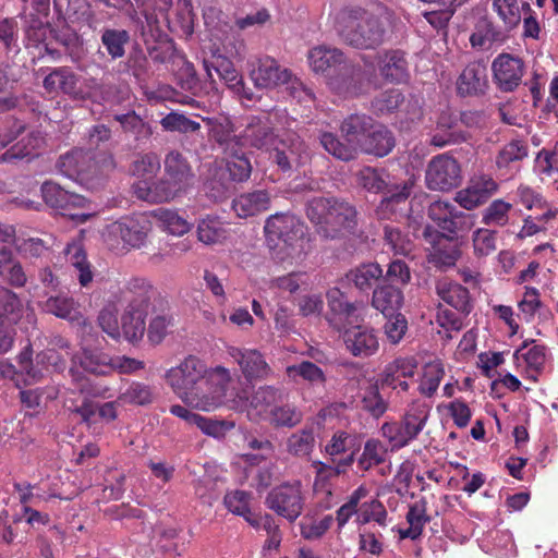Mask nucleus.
Listing matches in <instances>:
<instances>
[{
    "label": "nucleus",
    "mask_w": 558,
    "mask_h": 558,
    "mask_svg": "<svg viewBox=\"0 0 558 558\" xmlns=\"http://www.w3.org/2000/svg\"><path fill=\"white\" fill-rule=\"evenodd\" d=\"M329 325L342 333L348 351L357 357L374 355L379 349L378 337L373 328L357 325L361 314L356 304L347 300L343 292L332 288L327 292Z\"/></svg>",
    "instance_id": "1"
},
{
    "label": "nucleus",
    "mask_w": 558,
    "mask_h": 558,
    "mask_svg": "<svg viewBox=\"0 0 558 558\" xmlns=\"http://www.w3.org/2000/svg\"><path fill=\"white\" fill-rule=\"evenodd\" d=\"M266 241L281 260L301 262L310 250L307 227L292 214L277 213L267 218L264 227Z\"/></svg>",
    "instance_id": "2"
},
{
    "label": "nucleus",
    "mask_w": 558,
    "mask_h": 558,
    "mask_svg": "<svg viewBox=\"0 0 558 558\" xmlns=\"http://www.w3.org/2000/svg\"><path fill=\"white\" fill-rule=\"evenodd\" d=\"M337 31L347 44L360 49H375L384 43L386 36L384 22L361 8L341 12Z\"/></svg>",
    "instance_id": "3"
},
{
    "label": "nucleus",
    "mask_w": 558,
    "mask_h": 558,
    "mask_svg": "<svg viewBox=\"0 0 558 558\" xmlns=\"http://www.w3.org/2000/svg\"><path fill=\"white\" fill-rule=\"evenodd\" d=\"M308 219L317 227L318 233L326 238H337L351 232L356 226L355 208L337 198L315 197L306 207Z\"/></svg>",
    "instance_id": "4"
},
{
    "label": "nucleus",
    "mask_w": 558,
    "mask_h": 558,
    "mask_svg": "<svg viewBox=\"0 0 558 558\" xmlns=\"http://www.w3.org/2000/svg\"><path fill=\"white\" fill-rule=\"evenodd\" d=\"M374 123L368 116L351 114L341 123V133L347 143H341L333 133L322 132L320 144L333 157L349 161L355 158Z\"/></svg>",
    "instance_id": "5"
},
{
    "label": "nucleus",
    "mask_w": 558,
    "mask_h": 558,
    "mask_svg": "<svg viewBox=\"0 0 558 558\" xmlns=\"http://www.w3.org/2000/svg\"><path fill=\"white\" fill-rule=\"evenodd\" d=\"M150 223L143 214L124 217L105 227L101 238L107 247L124 254L131 250L141 248L147 239Z\"/></svg>",
    "instance_id": "6"
},
{
    "label": "nucleus",
    "mask_w": 558,
    "mask_h": 558,
    "mask_svg": "<svg viewBox=\"0 0 558 558\" xmlns=\"http://www.w3.org/2000/svg\"><path fill=\"white\" fill-rule=\"evenodd\" d=\"M280 120H284V122H282L280 136L277 137L272 147L274 160L282 171H289L305 165L311 158V153L294 132L296 121L288 117L286 112L280 114Z\"/></svg>",
    "instance_id": "7"
},
{
    "label": "nucleus",
    "mask_w": 558,
    "mask_h": 558,
    "mask_svg": "<svg viewBox=\"0 0 558 558\" xmlns=\"http://www.w3.org/2000/svg\"><path fill=\"white\" fill-rule=\"evenodd\" d=\"M230 381L231 374L228 368L213 367L184 403L201 411H214L226 403L227 387Z\"/></svg>",
    "instance_id": "8"
},
{
    "label": "nucleus",
    "mask_w": 558,
    "mask_h": 558,
    "mask_svg": "<svg viewBox=\"0 0 558 558\" xmlns=\"http://www.w3.org/2000/svg\"><path fill=\"white\" fill-rule=\"evenodd\" d=\"M276 111L265 116H251L245 119L244 130L240 133L241 147H254L257 149H270L280 136L282 122Z\"/></svg>",
    "instance_id": "9"
},
{
    "label": "nucleus",
    "mask_w": 558,
    "mask_h": 558,
    "mask_svg": "<svg viewBox=\"0 0 558 558\" xmlns=\"http://www.w3.org/2000/svg\"><path fill=\"white\" fill-rule=\"evenodd\" d=\"M209 372L210 368L203 361L190 355L178 366L170 368L166 374V379L174 393L184 402Z\"/></svg>",
    "instance_id": "10"
},
{
    "label": "nucleus",
    "mask_w": 558,
    "mask_h": 558,
    "mask_svg": "<svg viewBox=\"0 0 558 558\" xmlns=\"http://www.w3.org/2000/svg\"><path fill=\"white\" fill-rule=\"evenodd\" d=\"M282 392L274 386H260L248 400L240 395L230 399V407L240 412H246L252 422L266 421L271 409L281 400Z\"/></svg>",
    "instance_id": "11"
},
{
    "label": "nucleus",
    "mask_w": 558,
    "mask_h": 558,
    "mask_svg": "<svg viewBox=\"0 0 558 558\" xmlns=\"http://www.w3.org/2000/svg\"><path fill=\"white\" fill-rule=\"evenodd\" d=\"M96 85L94 78L81 77L65 66L53 69L44 80V87L49 93L62 92L74 99L90 97Z\"/></svg>",
    "instance_id": "12"
},
{
    "label": "nucleus",
    "mask_w": 558,
    "mask_h": 558,
    "mask_svg": "<svg viewBox=\"0 0 558 558\" xmlns=\"http://www.w3.org/2000/svg\"><path fill=\"white\" fill-rule=\"evenodd\" d=\"M269 509L289 521L296 520L303 510L301 483H286L275 487L267 496Z\"/></svg>",
    "instance_id": "13"
},
{
    "label": "nucleus",
    "mask_w": 558,
    "mask_h": 558,
    "mask_svg": "<svg viewBox=\"0 0 558 558\" xmlns=\"http://www.w3.org/2000/svg\"><path fill=\"white\" fill-rule=\"evenodd\" d=\"M248 75L257 88H276L289 84L292 74L268 56L248 60Z\"/></svg>",
    "instance_id": "14"
},
{
    "label": "nucleus",
    "mask_w": 558,
    "mask_h": 558,
    "mask_svg": "<svg viewBox=\"0 0 558 558\" xmlns=\"http://www.w3.org/2000/svg\"><path fill=\"white\" fill-rule=\"evenodd\" d=\"M426 184L435 191H450L461 182V170L458 161L446 155L434 157L426 170Z\"/></svg>",
    "instance_id": "15"
},
{
    "label": "nucleus",
    "mask_w": 558,
    "mask_h": 558,
    "mask_svg": "<svg viewBox=\"0 0 558 558\" xmlns=\"http://www.w3.org/2000/svg\"><path fill=\"white\" fill-rule=\"evenodd\" d=\"M226 352L238 364L241 374L248 383L265 380L272 373L264 354L257 349L228 345Z\"/></svg>",
    "instance_id": "16"
},
{
    "label": "nucleus",
    "mask_w": 558,
    "mask_h": 558,
    "mask_svg": "<svg viewBox=\"0 0 558 558\" xmlns=\"http://www.w3.org/2000/svg\"><path fill=\"white\" fill-rule=\"evenodd\" d=\"M499 190V184L488 174L472 178L457 192L454 201L464 209L472 210L485 204Z\"/></svg>",
    "instance_id": "17"
},
{
    "label": "nucleus",
    "mask_w": 558,
    "mask_h": 558,
    "mask_svg": "<svg viewBox=\"0 0 558 558\" xmlns=\"http://www.w3.org/2000/svg\"><path fill=\"white\" fill-rule=\"evenodd\" d=\"M41 194L45 203L52 208L62 210V215L70 216L72 219H77L81 222L86 221L90 214H72V208H82L86 204V198L76 194L70 193L62 189L59 184L53 182H45L41 185Z\"/></svg>",
    "instance_id": "18"
},
{
    "label": "nucleus",
    "mask_w": 558,
    "mask_h": 558,
    "mask_svg": "<svg viewBox=\"0 0 558 558\" xmlns=\"http://www.w3.org/2000/svg\"><path fill=\"white\" fill-rule=\"evenodd\" d=\"M135 196L148 203H167L186 191L165 175L158 181L140 180L133 184Z\"/></svg>",
    "instance_id": "19"
},
{
    "label": "nucleus",
    "mask_w": 558,
    "mask_h": 558,
    "mask_svg": "<svg viewBox=\"0 0 558 558\" xmlns=\"http://www.w3.org/2000/svg\"><path fill=\"white\" fill-rule=\"evenodd\" d=\"M203 65L211 83H214L213 71H215L233 93L251 99V95L245 93L243 78L231 60L214 53L210 58L204 59Z\"/></svg>",
    "instance_id": "20"
},
{
    "label": "nucleus",
    "mask_w": 558,
    "mask_h": 558,
    "mask_svg": "<svg viewBox=\"0 0 558 558\" xmlns=\"http://www.w3.org/2000/svg\"><path fill=\"white\" fill-rule=\"evenodd\" d=\"M494 80L504 92H511L519 86L523 75L521 59L507 53L499 54L493 61Z\"/></svg>",
    "instance_id": "21"
},
{
    "label": "nucleus",
    "mask_w": 558,
    "mask_h": 558,
    "mask_svg": "<svg viewBox=\"0 0 558 558\" xmlns=\"http://www.w3.org/2000/svg\"><path fill=\"white\" fill-rule=\"evenodd\" d=\"M412 183L403 182L399 185H393L388 189L386 196L381 199L376 208V216L378 219H392L398 220L407 215V201L411 194Z\"/></svg>",
    "instance_id": "22"
},
{
    "label": "nucleus",
    "mask_w": 558,
    "mask_h": 558,
    "mask_svg": "<svg viewBox=\"0 0 558 558\" xmlns=\"http://www.w3.org/2000/svg\"><path fill=\"white\" fill-rule=\"evenodd\" d=\"M271 195L267 190H253L236 195L232 201V210L239 218L256 217L270 208Z\"/></svg>",
    "instance_id": "23"
},
{
    "label": "nucleus",
    "mask_w": 558,
    "mask_h": 558,
    "mask_svg": "<svg viewBox=\"0 0 558 558\" xmlns=\"http://www.w3.org/2000/svg\"><path fill=\"white\" fill-rule=\"evenodd\" d=\"M70 373L74 385L73 391H78L84 397L80 404L73 399L66 398L64 405L70 412L77 414L83 422L90 423L97 412V407L87 396H96V393L92 390L89 380L82 376L76 368L72 367Z\"/></svg>",
    "instance_id": "24"
},
{
    "label": "nucleus",
    "mask_w": 558,
    "mask_h": 558,
    "mask_svg": "<svg viewBox=\"0 0 558 558\" xmlns=\"http://www.w3.org/2000/svg\"><path fill=\"white\" fill-rule=\"evenodd\" d=\"M57 168L64 177L75 180L82 184H87L90 174L94 173L90 163V157L83 150H73L61 156L58 160Z\"/></svg>",
    "instance_id": "25"
},
{
    "label": "nucleus",
    "mask_w": 558,
    "mask_h": 558,
    "mask_svg": "<svg viewBox=\"0 0 558 558\" xmlns=\"http://www.w3.org/2000/svg\"><path fill=\"white\" fill-rule=\"evenodd\" d=\"M203 120L209 125L210 136L223 153L241 147L240 134L235 133V122L231 117L220 116L217 118H204Z\"/></svg>",
    "instance_id": "26"
},
{
    "label": "nucleus",
    "mask_w": 558,
    "mask_h": 558,
    "mask_svg": "<svg viewBox=\"0 0 558 558\" xmlns=\"http://www.w3.org/2000/svg\"><path fill=\"white\" fill-rule=\"evenodd\" d=\"M307 58L310 66L315 73L329 74L338 70H344L345 74L348 73L347 66H342L343 53L337 48L317 46L308 51Z\"/></svg>",
    "instance_id": "27"
},
{
    "label": "nucleus",
    "mask_w": 558,
    "mask_h": 558,
    "mask_svg": "<svg viewBox=\"0 0 558 558\" xmlns=\"http://www.w3.org/2000/svg\"><path fill=\"white\" fill-rule=\"evenodd\" d=\"M354 461V452L347 458L338 461L336 465H329L320 461H313L312 466L315 470L314 490L331 495L332 481L340 474L344 473Z\"/></svg>",
    "instance_id": "28"
},
{
    "label": "nucleus",
    "mask_w": 558,
    "mask_h": 558,
    "mask_svg": "<svg viewBox=\"0 0 558 558\" xmlns=\"http://www.w3.org/2000/svg\"><path fill=\"white\" fill-rule=\"evenodd\" d=\"M492 10L502 23L504 29L511 32L520 25L523 14L531 12V5L520 0H492Z\"/></svg>",
    "instance_id": "29"
},
{
    "label": "nucleus",
    "mask_w": 558,
    "mask_h": 558,
    "mask_svg": "<svg viewBox=\"0 0 558 558\" xmlns=\"http://www.w3.org/2000/svg\"><path fill=\"white\" fill-rule=\"evenodd\" d=\"M429 218L444 231L449 234H456L459 223L466 215L456 208L449 202L436 201L428 208Z\"/></svg>",
    "instance_id": "30"
},
{
    "label": "nucleus",
    "mask_w": 558,
    "mask_h": 558,
    "mask_svg": "<svg viewBox=\"0 0 558 558\" xmlns=\"http://www.w3.org/2000/svg\"><path fill=\"white\" fill-rule=\"evenodd\" d=\"M486 87V69L478 63H471L466 65L457 80V92L461 96H475L483 94Z\"/></svg>",
    "instance_id": "31"
},
{
    "label": "nucleus",
    "mask_w": 558,
    "mask_h": 558,
    "mask_svg": "<svg viewBox=\"0 0 558 558\" xmlns=\"http://www.w3.org/2000/svg\"><path fill=\"white\" fill-rule=\"evenodd\" d=\"M517 366L524 369L526 376L533 380L537 379V374L543 369L546 362V349L544 345L533 344L527 347L524 342L513 354Z\"/></svg>",
    "instance_id": "32"
},
{
    "label": "nucleus",
    "mask_w": 558,
    "mask_h": 558,
    "mask_svg": "<svg viewBox=\"0 0 558 558\" xmlns=\"http://www.w3.org/2000/svg\"><path fill=\"white\" fill-rule=\"evenodd\" d=\"M395 147L392 133L384 125L374 123L359 151L384 157Z\"/></svg>",
    "instance_id": "33"
},
{
    "label": "nucleus",
    "mask_w": 558,
    "mask_h": 558,
    "mask_svg": "<svg viewBox=\"0 0 558 558\" xmlns=\"http://www.w3.org/2000/svg\"><path fill=\"white\" fill-rule=\"evenodd\" d=\"M460 122L450 112H442L438 118L432 144L444 147L449 144L466 140V135L459 128Z\"/></svg>",
    "instance_id": "34"
},
{
    "label": "nucleus",
    "mask_w": 558,
    "mask_h": 558,
    "mask_svg": "<svg viewBox=\"0 0 558 558\" xmlns=\"http://www.w3.org/2000/svg\"><path fill=\"white\" fill-rule=\"evenodd\" d=\"M145 317L144 308L130 304L121 317L120 337L130 342L142 339L146 328Z\"/></svg>",
    "instance_id": "35"
},
{
    "label": "nucleus",
    "mask_w": 558,
    "mask_h": 558,
    "mask_svg": "<svg viewBox=\"0 0 558 558\" xmlns=\"http://www.w3.org/2000/svg\"><path fill=\"white\" fill-rule=\"evenodd\" d=\"M166 177L172 180L175 184L187 191L193 181L192 169L179 151H170L165 159Z\"/></svg>",
    "instance_id": "36"
},
{
    "label": "nucleus",
    "mask_w": 558,
    "mask_h": 558,
    "mask_svg": "<svg viewBox=\"0 0 558 558\" xmlns=\"http://www.w3.org/2000/svg\"><path fill=\"white\" fill-rule=\"evenodd\" d=\"M527 157V146L522 141H511L496 157V167L501 175L512 177L517 171L515 162Z\"/></svg>",
    "instance_id": "37"
},
{
    "label": "nucleus",
    "mask_w": 558,
    "mask_h": 558,
    "mask_svg": "<svg viewBox=\"0 0 558 558\" xmlns=\"http://www.w3.org/2000/svg\"><path fill=\"white\" fill-rule=\"evenodd\" d=\"M402 303V292L396 287L385 284L376 288L373 292L372 305L385 317L396 314L401 308Z\"/></svg>",
    "instance_id": "38"
},
{
    "label": "nucleus",
    "mask_w": 558,
    "mask_h": 558,
    "mask_svg": "<svg viewBox=\"0 0 558 558\" xmlns=\"http://www.w3.org/2000/svg\"><path fill=\"white\" fill-rule=\"evenodd\" d=\"M73 362L90 374L106 375L112 371V357L96 349H82Z\"/></svg>",
    "instance_id": "39"
},
{
    "label": "nucleus",
    "mask_w": 558,
    "mask_h": 558,
    "mask_svg": "<svg viewBox=\"0 0 558 558\" xmlns=\"http://www.w3.org/2000/svg\"><path fill=\"white\" fill-rule=\"evenodd\" d=\"M68 262L75 269L77 280L82 287H87L94 278V271L86 253L80 242H71L64 248Z\"/></svg>",
    "instance_id": "40"
},
{
    "label": "nucleus",
    "mask_w": 558,
    "mask_h": 558,
    "mask_svg": "<svg viewBox=\"0 0 558 558\" xmlns=\"http://www.w3.org/2000/svg\"><path fill=\"white\" fill-rule=\"evenodd\" d=\"M437 293L439 298L460 312H469L470 294L466 288L457 282L447 279L440 280L437 284Z\"/></svg>",
    "instance_id": "41"
},
{
    "label": "nucleus",
    "mask_w": 558,
    "mask_h": 558,
    "mask_svg": "<svg viewBox=\"0 0 558 558\" xmlns=\"http://www.w3.org/2000/svg\"><path fill=\"white\" fill-rule=\"evenodd\" d=\"M43 310L70 322L81 323L83 320V316L80 314L75 301L68 295L48 298L43 304Z\"/></svg>",
    "instance_id": "42"
},
{
    "label": "nucleus",
    "mask_w": 558,
    "mask_h": 558,
    "mask_svg": "<svg viewBox=\"0 0 558 558\" xmlns=\"http://www.w3.org/2000/svg\"><path fill=\"white\" fill-rule=\"evenodd\" d=\"M2 277L8 284L14 288H22L27 282V276L21 263L12 257V251L7 247L0 248Z\"/></svg>",
    "instance_id": "43"
},
{
    "label": "nucleus",
    "mask_w": 558,
    "mask_h": 558,
    "mask_svg": "<svg viewBox=\"0 0 558 558\" xmlns=\"http://www.w3.org/2000/svg\"><path fill=\"white\" fill-rule=\"evenodd\" d=\"M428 520L429 518L426 513V501L424 499H420L413 502L407 513L409 527L400 530L401 538L416 539L420 537Z\"/></svg>",
    "instance_id": "44"
},
{
    "label": "nucleus",
    "mask_w": 558,
    "mask_h": 558,
    "mask_svg": "<svg viewBox=\"0 0 558 558\" xmlns=\"http://www.w3.org/2000/svg\"><path fill=\"white\" fill-rule=\"evenodd\" d=\"M445 376L444 364L439 360H434L423 366L418 383V391L425 397H433L437 391L440 381Z\"/></svg>",
    "instance_id": "45"
},
{
    "label": "nucleus",
    "mask_w": 558,
    "mask_h": 558,
    "mask_svg": "<svg viewBox=\"0 0 558 558\" xmlns=\"http://www.w3.org/2000/svg\"><path fill=\"white\" fill-rule=\"evenodd\" d=\"M286 373L290 379L296 383L303 380L311 386H324L326 383L323 369L308 361L288 366Z\"/></svg>",
    "instance_id": "46"
},
{
    "label": "nucleus",
    "mask_w": 558,
    "mask_h": 558,
    "mask_svg": "<svg viewBox=\"0 0 558 558\" xmlns=\"http://www.w3.org/2000/svg\"><path fill=\"white\" fill-rule=\"evenodd\" d=\"M380 74L391 82H401L407 77V61L400 51H388L379 61Z\"/></svg>",
    "instance_id": "47"
},
{
    "label": "nucleus",
    "mask_w": 558,
    "mask_h": 558,
    "mask_svg": "<svg viewBox=\"0 0 558 558\" xmlns=\"http://www.w3.org/2000/svg\"><path fill=\"white\" fill-rule=\"evenodd\" d=\"M223 154L230 178L236 182L246 181L251 175L252 165L243 151V147H238Z\"/></svg>",
    "instance_id": "48"
},
{
    "label": "nucleus",
    "mask_w": 558,
    "mask_h": 558,
    "mask_svg": "<svg viewBox=\"0 0 558 558\" xmlns=\"http://www.w3.org/2000/svg\"><path fill=\"white\" fill-rule=\"evenodd\" d=\"M429 412L430 408L426 402L420 399H414L409 403L401 422L403 423V426L418 436L426 425Z\"/></svg>",
    "instance_id": "49"
},
{
    "label": "nucleus",
    "mask_w": 558,
    "mask_h": 558,
    "mask_svg": "<svg viewBox=\"0 0 558 558\" xmlns=\"http://www.w3.org/2000/svg\"><path fill=\"white\" fill-rule=\"evenodd\" d=\"M197 238L204 244H216L227 238V229L218 217L207 216L197 225Z\"/></svg>",
    "instance_id": "50"
},
{
    "label": "nucleus",
    "mask_w": 558,
    "mask_h": 558,
    "mask_svg": "<svg viewBox=\"0 0 558 558\" xmlns=\"http://www.w3.org/2000/svg\"><path fill=\"white\" fill-rule=\"evenodd\" d=\"M381 276L383 269L377 263L362 264L347 275L348 279L362 291L369 290Z\"/></svg>",
    "instance_id": "51"
},
{
    "label": "nucleus",
    "mask_w": 558,
    "mask_h": 558,
    "mask_svg": "<svg viewBox=\"0 0 558 558\" xmlns=\"http://www.w3.org/2000/svg\"><path fill=\"white\" fill-rule=\"evenodd\" d=\"M512 208V203L506 202L502 198L494 199L482 211V223L485 226L505 227L510 220Z\"/></svg>",
    "instance_id": "52"
},
{
    "label": "nucleus",
    "mask_w": 558,
    "mask_h": 558,
    "mask_svg": "<svg viewBox=\"0 0 558 558\" xmlns=\"http://www.w3.org/2000/svg\"><path fill=\"white\" fill-rule=\"evenodd\" d=\"M359 181L364 189L373 193L387 192L397 183L390 181V175L371 167H365L359 172Z\"/></svg>",
    "instance_id": "53"
},
{
    "label": "nucleus",
    "mask_w": 558,
    "mask_h": 558,
    "mask_svg": "<svg viewBox=\"0 0 558 558\" xmlns=\"http://www.w3.org/2000/svg\"><path fill=\"white\" fill-rule=\"evenodd\" d=\"M153 215L161 227L173 235H183L191 230V223L175 210L159 208L154 210Z\"/></svg>",
    "instance_id": "54"
},
{
    "label": "nucleus",
    "mask_w": 558,
    "mask_h": 558,
    "mask_svg": "<svg viewBox=\"0 0 558 558\" xmlns=\"http://www.w3.org/2000/svg\"><path fill=\"white\" fill-rule=\"evenodd\" d=\"M250 499V494L236 489L226 494L223 504L230 512L243 517L250 524L257 526L258 521L251 515Z\"/></svg>",
    "instance_id": "55"
},
{
    "label": "nucleus",
    "mask_w": 558,
    "mask_h": 558,
    "mask_svg": "<svg viewBox=\"0 0 558 558\" xmlns=\"http://www.w3.org/2000/svg\"><path fill=\"white\" fill-rule=\"evenodd\" d=\"M387 454L385 445L378 439H368L363 447V451L357 459V466L367 471L373 466L381 464Z\"/></svg>",
    "instance_id": "56"
},
{
    "label": "nucleus",
    "mask_w": 558,
    "mask_h": 558,
    "mask_svg": "<svg viewBox=\"0 0 558 558\" xmlns=\"http://www.w3.org/2000/svg\"><path fill=\"white\" fill-rule=\"evenodd\" d=\"M129 41L130 35L125 29L106 28L101 35V44L112 59L124 56Z\"/></svg>",
    "instance_id": "57"
},
{
    "label": "nucleus",
    "mask_w": 558,
    "mask_h": 558,
    "mask_svg": "<svg viewBox=\"0 0 558 558\" xmlns=\"http://www.w3.org/2000/svg\"><path fill=\"white\" fill-rule=\"evenodd\" d=\"M266 421L276 427L291 428L302 421V413L293 404L286 403L278 405L276 403Z\"/></svg>",
    "instance_id": "58"
},
{
    "label": "nucleus",
    "mask_w": 558,
    "mask_h": 558,
    "mask_svg": "<svg viewBox=\"0 0 558 558\" xmlns=\"http://www.w3.org/2000/svg\"><path fill=\"white\" fill-rule=\"evenodd\" d=\"M328 84L333 92L345 97L356 96L365 90L360 70H352L349 76L331 77Z\"/></svg>",
    "instance_id": "59"
},
{
    "label": "nucleus",
    "mask_w": 558,
    "mask_h": 558,
    "mask_svg": "<svg viewBox=\"0 0 558 558\" xmlns=\"http://www.w3.org/2000/svg\"><path fill=\"white\" fill-rule=\"evenodd\" d=\"M154 393L150 386L133 381L122 390L118 397V401L122 404L146 405L153 401Z\"/></svg>",
    "instance_id": "60"
},
{
    "label": "nucleus",
    "mask_w": 558,
    "mask_h": 558,
    "mask_svg": "<svg viewBox=\"0 0 558 558\" xmlns=\"http://www.w3.org/2000/svg\"><path fill=\"white\" fill-rule=\"evenodd\" d=\"M315 438L312 429H301L287 439V451L295 457H307L313 451Z\"/></svg>",
    "instance_id": "61"
},
{
    "label": "nucleus",
    "mask_w": 558,
    "mask_h": 558,
    "mask_svg": "<svg viewBox=\"0 0 558 558\" xmlns=\"http://www.w3.org/2000/svg\"><path fill=\"white\" fill-rule=\"evenodd\" d=\"M381 433L388 439L392 448L399 449L409 445L417 436L403 426V423H385L381 426Z\"/></svg>",
    "instance_id": "62"
},
{
    "label": "nucleus",
    "mask_w": 558,
    "mask_h": 558,
    "mask_svg": "<svg viewBox=\"0 0 558 558\" xmlns=\"http://www.w3.org/2000/svg\"><path fill=\"white\" fill-rule=\"evenodd\" d=\"M165 131L179 133H195L201 130V124L186 116L178 112H170L160 120Z\"/></svg>",
    "instance_id": "63"
},
{
    "label": "nucleus",
    "mask_w": 558,
    "mask_h": 558,
    "mask_svg": "<svg viewBox=\"0 0 558 558\" xmlns=\"http://www.w3.org/2000/svg\"><path fill=\"white\" fill-rule=\"evenodd\" d=\"M160 169V161L155 154L140 156L132 166V173L140 180L153 181Z\"/></svg>",
    "instance_id": "64"
}]
</instances>
